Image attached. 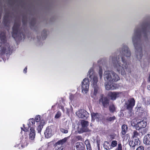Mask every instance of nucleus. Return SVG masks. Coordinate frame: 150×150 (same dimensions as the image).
<instances>
[{
  "label": "nucleus",
  "instance_id": "f257e3e1",
  "mask_svg": "<svg viewBox=\"0 0 150 150\" xmlns=\"http://www.w3.org/2000/svg\"><path fill=\"white\" fill-rule=\"evenodd\" d=\"M120 52L122 55L120 57L116 55L115 54L110 56V62L117 71L122 75H125L126 74V71L129 70L128 64L126 58L127 59H130L131 52L127 45L122 44L120 48Z\"/></svg>",
  "mask_w": 150,
  "mask_h": 150
},
{
  "label": "nucleus",
  "instance_id": "f03ea898",
  "mask_svg": "<svg viewBox=\"0 0 150 150\" xmlns=\"http://www.w3.org/2000/svg\"><path fill=\"white\" fill-rule=\"evenodd\" d=\"M150 26L146 22H143L137 25L134 30L132 42L135 50V57L138 60L141 59L143 56V44L141 41L142 34L143 33L144 37L147 38Z\"/></svg>",
  "mask_w": 150,
  "mask_h": 150
},
{
  "label": "nucleus",
  "instance_id": "7ed1b4c3",
  "mask_svg": "<svg viewBox=\"0 0 150 150\" xmlns=\"http://www.w3.org/2000/svg\"><path fill=\"white\" fill-rule=\"evenodd\" d=\"M93 70L91 68L88 72L89 77L90 78H93L91 81L92 86V91L93 94L91 97L94 99H96L98 95L100 92V88L97 84L98 81V78L96 76H93Z\"/></svg>",
  "mask_w": 150,
  "mask_h": 150
},
{
  "label": "nucleus",
  "instance_id": "20e7f679",
  "mask_svg": "<svg viewBox=\"0 0 150 150\" xmlns=\"http://www.w3.org/2000/svg\"><path fill=\"white\" fill-rule=\"evenodd\" d=\"M20 21H16L12 28V36L16 40H21L24 38L23 32L20 29Z\"/></svg>",
  "mask_w": 150,
  "mask_h": 150
},
{
  "label": "nucleus",
  "instance_id": "39448f33",
  "mask_svg": "<svg viewBox=\"0 0 150 150\" xmlns=\"http://www.w3.org/2000/svg\"><path fill=\"white\" fill-rule=\"evenodd\" d=\"M0 47L2 53H8L9 52L11 48L7 41V38L4 32H1L0 34Z\"/></svg>",
  "mask_w": 150,
  "mask_h": 150
},
{
  "label": "nucleus",
  "instance_id": "423d86ee",
  "mask_svg": "<svg viewBox=\"0 0 150 150\" xmlns=\"http://www.w3.org/2000/svg\"><path fill=\"white\" fill-rule=\"evenodd\" d=\"M104 79L106 81L113 83L120 79L118 75L112 71H106L104 74Z\"/></svg>",
  "mask_w": 150,
  "mask_h": 150
},
{
  "label": "nucleus",
  "instance_id": "0eeeda50",
  "mask_svg": "<svg viewBox=\"0 0 150 150\" xmlns=\"http://www.w3.org/2000/svg\"><path fill=\"white\" fill-rule=\"evenodd\" d=\"M89 82L88 78H85L82 82V92L84 94H86L88 91Z\"/></svg>",
  "mask_w": 150,
  "mask_h": 150
},
{
  "label": "nucleus",
  "instance_id": "6e6552de",
  "mask_svg": "<svg viewBox=\"0 0 150 150\" xmlns=\"http://www.w3.org/2000/svg\"><path fill=\"white\" fill-rule=\"evenodd\" d=\"M128 103L126 104V107L127 109L129 110L128 115L130 117L133 115V113L132 112V110L133 107L134 105L135 101L134 98H132L130 100H128Z\"/></svg>",
  "mask_w": 150,
  "mask_h": 150
},
{
  "label": "nucleus",
  "instance_id": "1a4fd4ad",
  "mask_svg": "<svg viewBox=\"0 0 150 150\" xmlns=\"http://www.w3.org/2000/svg\"><path fill=\"white\" fill-rule=\"evenodd\" d=\"M76 114L79 118L86 119L88 116V113L84 110H79L76 112Z\"/></svg>",
  "mask_w": 150,
  "mask_h": 150
},
{
  "label": "nucleus",
  "instance_id": "9d476101",
  "mask_svg": "<svg viewBox=\"0 0 150 150\" xmlns=\"http://www.w3.org/2000/svg\"><path fill=\"white\" fill-rule=\"evenodd\" d=\"M99 102L102 103L104 107L107 108L109 104V100L107 97H103V95H101Z\"/></svg>",
  "mask_w": 150,
  "mask_h": 150
},
{
  "label": "nucleus",
  "instance_id": "9b49d317",
  "mask_svg": "<svg viewBox=\"0 0 150 150\" xmlns=\"http://www.w3.org/2000/svg\"><path fill=\"white\" fill-rule=\"evenodd\" d=\"M121 93L120 92H110L108 94V96L110 97L112 100H115L117 98L120 96Z\"/></svg>",
  "mask_w": 150,
  "mask_h": 150
},
{
  "label": "nucleus",
  "instance_id": "f8f14e48",
  "mask_svg": "<svg viewBox=\"0 0 150 150\" xmlns=\"http://www.w3.org/2000/svg\"><path fill=\"white\" fill-rule=\"evenodd\" d=\"M140 143V141L138 138L132 140H130L129 142V145L131 147L134 149L135 147Z\"/></svg>",
  "mask_w": 150,
  "mask_h": 150
},
{
  "label": "nucleus",
  "instance_id": "ddd939ff",
  "mask_svg": "<svg viewBox=\"0 0 150 150\" xmlns=\"http://www.w3.org/2000/svg\"><path fill=\"white\" fill-rule=\"evenodd\" d=\"M84 145L82 143L77 142L75 144L74 150H84Z\"/></svg>",
  "mask_w": 150,
  "mask_h": 150
},
{
  "label": "nucleus",
  "instance_id": "4468645a",
  "mask_svg": "<svg viewBox=\"0 0 150 150\" xmlns=\"http://www.w3.org/2000/svg\"><path fill=\"white\" fill-rule=\"evenodd\" d=\"M146 125V122L144 120L138 122L137 124V127H138L139 129H142V130H145L146 129H144Z\"/></svg>",
  "mask_w": 150,
  "mask_h": 150
},
{
  "label": "nucleus",
  "instance_id": "2eb2a0df",
  "mask_svg": "<svg viewBox=\"0 0 150 150\" xmlns=\"http://www.w3.org/2000/svg\"><path fill=\"white\" fill-rule=\"evenodd\" d=\"M106 83L105 84V88L106 90H114L115 87L113 84V83H110L108 81H106Z\"/></svg>",
  "mask_w": 150,
  "mask_h": 150
},
{
  "label": "nucleus",
  "instance_id": "dca6fc26",
  "mask_svg": "<svg viewBox=\"0 0 150 150\" xmlns=\"http://www.w3.org/2000/svg\"><path fill=\"white\" fill-rule=\"evenodd\" d=\"M52 134V129L49 127H47L45 132V137L47 138H49L50 137Z\"/></svg>",
  "mask_w": 150,
  "mask_h": 150
},
{
  "label": "nucleus",
  "instance_id": "f3484780",
  "mask_svg": "<svg viewBox=\"0 0 150 150\" xmlns=\"http://www.w3.org/2000/svg\"><path fill=\"white\" fill-rule=\"evenodd\" d=\"M91 115L92 120H93V121L95 120H96L97 121H98L99 119L101 117V115L98 113H91Z\"/></svg>",
  "mask_w": 150,
  "mask_h": 150
},
{
  "label": "nucleus",
  "instance_id": "a211bd4d",
  "mask_svg": "<svg viewBox=\"0 0 150 150\" xmlns=\"http://www.w3.org/2000/svg\"><path fill=\"white\" fill-rule=\"evenodd\" d=\"M143 142L144 144L147 145L150 144V134H147L144 136Z\"/></svg>",
  "mask_w": 150,
  "mask_h": 150
},
{
  "label": "nucleus",
  "instance_id": "6ab92c4d",
  "mask_svg": "<svg viewBox=\"0 0 150 150\" xmlns=\"http://www.w3.org/2000/svg\"><path fill=\"white\" fill-rule=\"evenodd\" d=\"M30 132L29 134V138L31 140H33L35 137V130L33 128H31L30 129Z\"/></svg>",
  "mask_w": 150,
  "mask_h": 150
},
{
  "label": "nucleus",
  "instance_id": "aec40b11",
  "mask_svg": "<svg viewBox=\"0 0 150 150\" xmlns=\"http://www.w3.org/2000/svg\"><path fill=\"white\" fill-rule=\"evenodd\" d=\"M89 131L88 129V127H86L81 126V127L77 131L79 133H82L84 132H88Z\"/></svg>",
  "mask_w": 150,
  "mask_h": 150
},
{
  "label": "nucleus",
  "instance_id": "412c9836",
  "mask_svg": "<svg viewBox=\"0 0 150 150\" xmlns=\"http://www.w3.org/2000/svg\"><path fill=\"white\" fill-rule=\"evenodd\" d=\"M103 146L106 150H109L112 149L110 144L107 141L104 142L103 144Z\"/></svg>",
  "mask_w": 150,
  "mask_h": 150
},
{
  "label": "nucleus",
  "instance_id": "4be33fe9",
  "mask_svg": "<svg viewBox=\"0 0 150 150\" xmlns=\"http://www.w3.org/2000/svg\"><path fill=\"white\" fill-rule=\"evenodd\" d=\"M45 122L44 121H41L40 122V124L38 126L37 130L39 133H40L42 129L43 128V126L44 125Z\"/></svg>",
  "mask_w": 150,
  "mask_h": 150
},
{
  "label": "nucleus",
  "instance_id": "5701e85b",
  "mask_svg": "<svg viewBox=\"0 0 150 150\" xmlns=\"http://www.w3.org/2000/svg\"><path fill=\"white\" fill-rule=\"evenodd\" d=\"M122 131L121 133L122 135H125L126 134L127 130V126L125 125H123L122 126Z\"/></svg>",
  "mask_w": 150,
  "mask_h": 150
},
{
  "label": "nucleus",
  "instance_id": "b1692460",
  "mask_svg": "<svg viewBox=\"0 0 150 150\" xmlns=\"http://www.w3.org/2000/svg\"><path fill=\"white\" fill-rule=\"evenodd\" d=\"M81 126H85L88 127L89 125V122L87 121L82 120H81Z\"/></svg>",
  "mask_w": 150,
  "mask_h": 150
},
{
  "label": "nucleus",
  "instance_id": "393cba45",
  "mask_svg": "<svg viewBox=\"0 0 150 150\" xmlns=\"http://www.w3.org/2000/svg\"><path fill=\"white\" fill-rule=\"evenodd\" d=\"M4 22L5 25L7 26H8V23H9V18L6 15H5L4 18Z\"/></svg>",
  "mask_w": 150,
  "mask_h": 150
},
{
  "label": "nucleus",
  "instance_id": "a878e982",
  "mask_svg": "<svg viewBox=\"0 0 150 150\" xmlns=\"http://www.w3.org/2000/svg\"><path fill=\"white\" fill-rule=\"evenodd\" d=\"M115 119V116L112 117L108 116L106 117V120L107 122H112Z\"/></svg>",
  "mask_w": 150,
  "mask_h": 150
},
{
  "label": "nucleus",
  "instance_id": "bb28decb",
  "mask_svg": "<svg viewBox=\"0 0 150 150\" xmlns=\"http://www.w3.org/2000/svg\"><path fill=\"white\" fill-rule=\"evenodd\" d=\"M55 150H62L63 149V146L61 145L58 144H57V143L55 144Z\"/></svg>",
  "mask_w": 150,
  "mask_h": 150
},
{
  "label": "nucleus",
  "instance_id": "cd10ccee",
  "mask_svg": "<svg viewBox=\"0 0 150 150\" xmlns=\"http://www.w3.org/2000/svg\"><path fill=\"white\" fill-rule=\"evenodd\" d=\"M47 30H44L42 31L41 35L42 37V38L43 39H45L47 37Z\"/></svg>",
  "mask_w": 150,
  "mask_h": 150
},
{
  "label": "nucleus",
  "instance_id": "c85d7f7f",
  "mask_svg": "<svg viewBox=\"0 0 150 150\" xmlns=\"http://www.w3.org/2000/svg\"><path fill=\"white\" fill-rule=\"evenodd\" d=\"M85 143L86 145L87 150H91L89 141L88 140H86L85 142Z\"/></svg>",
  "mask_w": 150,
  "mask_h": 150
},
{
  "label": "nucleus",
  "instance_id": "c756f323",
  "mask_svg": "<svg viewBox=\"0 0 150 150\" xmlns=\"http://www.w3.org/2000/svg\"><path fill=\"white\" fill-rule=\"evenodd\" d=\"M69 129V127H67V128H60V131L63 133H64V134H67L68 133V129Z\"/></svg>",
  "mask_w": 150,
  "mask_h": 150
},
{
  "label": "nucleus",
  "instance_id": "7c9ffc66",
  "mask_svg": "<svg viewBox=\"0 0 150 150\" xmlns=\"http://www.w3.org/2000/svg\"><path fill=\"white\" fill-rule=\"evenodd\" d=\"M109 110L110 112H113L115 110V107L113 104L110 105L109 106Z\"/></svg>",
  "mask_w": 150,
  "mask_h": 150
},
{
  "label": "nucleus",
  "instance_id": "2f4dec72",
  "mask_svg": "<svg viewBox=\"0 0 150 150\" xmlns=\"http://www.w3.org/2000/svg\"><path fill=\"white\" fill-rule=\"evenodd\" d=\"M67 138H65L62 139L60 140V141H59L58 142H57V144H61V145L62 146V145L64 143L67 141Z\"/></svg>",
  "mask_w": 150,
  "mask_h": 150
},
{
  "label": "nucleus",
  "instance_id": "473e14b6",
  "mask_svg": "<svg viewBox=\"0 0 150 150\" xmlns=\"http://www.w3.org/2000/svg\"><path fill=\"white\" fill-rule=\"evenodd\" d=\"M117 142L115 140L112 141V142L110 146L111 147H114L117 146Z\"/></svg>",
  "mask_w": 150,
  "mask_h": 150
},
{
  "label": "nucleus",
  "instance_id": "72a5a7b5",
  "mask_svg": "<svg viewBox=\"0 0 150 150\" xmlns=\"http://www.w3.org/2000/svg\"><path fill=\"white\" fill-rule=\"evenodd\" d=\"M99 74L100 79H102L103 77V70L102 68L100 67H99Z\"/></svg>",
  "mask_w": 150,
  "mask_h": 150
},
{
  "label": "nucleus",
  "instance_id": "f704fd0d",
  "mask_svg": "<svg viewBox=\"0 0 150 150\" xmlns=\"http://www.w3.org/2000/svg\"><path fill=\"white\" fill-rule=\"evenodd\" d=\"M133 135L132 136V137L133 138L135 137H137L139 135V134L138 132L136 130L134 131L133 132Z\"/></svg>",
  "mask_w": 150,
  "mask_h": 150
},
{
  "label": "nucleus",
  "instance_id": "c9c22d12",
  "mask_svg": "<svg viewBox=\"0 0 150 150\" xmlns=\"http://www.w3.org/2000/svg\"><path fill=\"white\" fill-rule=\"evenodd\" d=\"M61 116V112L58 111L57 112V113L55 116V118L56 119L58 118Z\"/></svg>",
  "mask_w": 150,
  "mask_h": 150
},
{
  "label": "nucleus",
  "instance_id": "e433bc0d",
  "mask_svg": "<svg viewBox=\"0 0 150 150\" xmlns=\"http://www.w3.org/2000/svg\"><path fill=\"white\" fill-rule=\"evenodd\" d=\"M29 124L30 125L34 124L35 123V120L33 118H32L31 119H30L29 120Z\"/></svg>",
  "mask_w": 150,
  "mask_h": 150
},
{
  "label": "nucleus",
  "instance_id": "4c0bfd02",
  "mask_svg": "<svg viewBox=\"0 0 150 150\" xmlns=\"http://www.w3.org/2000/svg\"><path fill=\"white\" fill-rule=\"evenodd\" d=\"M35 121L37 122H38L40 120V116L39 115H38L36 116L35 118Z\"/></svg>",
  "mask_w": 150,
  "mask_h": 150
},
{
  "label": "nucleus",
  "instance_id": "58836bf2",
  "mask_svg": "<svg viewBox=\"0 0 150 150\" xmlns=\"http://www.w3.org/2000/svg\"><path fill=\"white\" fill-rule=\"evenodd\" d=\"M116 150H122V146L121 144H119Z\"/></svg>",
  "mask_w": 150,
  "mask_h": 150
},
{
  "label": "nucleus",
  "instance_id": "ea45409f",
  "mask_svg": "<svg viewBox=\"0 0 150 150\" xmlns=\"http://www.w3.org/2000/svg\"><path fill=\"white\" fill-rule=\"evenodd\" d=\"M144 148L142 146H140L137 148L136 150H144Z\"/></svg>",
  "mask_w": 150,
  "mask_h": 150
},
{
  "label": "nucleus",
  "instance_id": "a19ab883",
  "mask_svg": "<svg viewBox=\"0 0 150 150\" xmlns=\"http://www.w3.org/2000/svg\"><path fill=\"white\" fill-rule=\"evenodd\" d=\"M76 138L79 140H80L82 139V137L81 136H78L76 137Z\"/></svg>",
  "mask_w": 150,
  "mask_h": 150
},
{
  "label": "nucleus",
  "instance_id": "79ce46f5",
  "mask_svg": "<svg viewBox=\"0 0 150 150\" xmlns=\"http://www.w3.org/2000/svg\"><path fill=\"white\" fill-rule=\"evenodd\" d=\"M23 23L24 25H25L27 23V21H25L24 19H23Z\"/></svg>",
  "mask_w": 150,
  "mask_h": 150
},
{
  "label": "nucleus",
  "instance_id": "37998d69",
  "mask_svg": "<svg viewBox=\"0 0 150 150\" xmlns=\"http://www.w3.org/2000/svg\"><path fill=\"white\" fill-rule=\"evenodd\" d=\"M28 125L29 126L28 128L27 129L26 128H25V129L23 130L24 131H27L28 130V128L29 127H30V126H29V124H28Z\"/></svg>",
  "mask_w": 150,
  "mask_h": 150
},
{
  "label": "nucleus",
  "instance_id": "c03bdc74",
  "mask_svg": "<svg viewBox=\"0 0 150 150\" xmlns=\"http://www.w3.org/2000/svg\"><path fill=\"white\" fill-rule=\"evenodd\" d=\"M27 67H26L23 70V71L25 73H26L27 72Z\"/></svg>",
  "mask_w": 150,
  "mask_h": 150
},
{
  "label": "nucleus",
  "instance_id": "a18cd8bd",
  "mask_svg": "<svg viewBox=\"0 0 150 150\" xmlns=\"http://www.w3.org/2000/svg\"><path fill=\"white\" fill-rule=\"evenodd\" d=\"M147 88L148 90L150 91V85H148L147 86Z\"/></svg>",
  "mask_w": 150,
  "mask_h": 150
},
{
  "label": "nucleus",
  "instance_id": "49530a36",
  "mask_svg": "<svg viewBox=\"0 0 150 150\" xmlns=\"http://www.w3.org/2000/svg\"><path fill=\"white\" fill-rule=\"evenodd\" d=\"M61 108L62 109V111H64V107L62 106H61Z\"/></svg>",
  "mask_w": 150,
  "mask_h": 150
},
{
  "label": "nucleus",
  "instance_id": "de8ad7c7",
  "mask_svg": "<svg viewBox=\"0 0 150 150\" xmlns=\"http://www.w3.org/2000/svg\"><path fill=\"white\" fill-rule=\"evenodd\" d=\"M149 80L150 82V74H149Z\"/></svg>",
  "mask_w": 150,
  "mask_h": 150
},
{
  "label": "nucleus",
  "instance_id": "09e8293b",
  "mask_svg": "<svg viewBox=\"0 0 150 150\" xmlns=\"http://www.w3.org/2000/svg\"><path fill=\"white\" fill-rule=\"evenodd\" d=\"M1 13L0 12V19L1 18Z\"/></svg>",
  "mask_w": 150,
  "mask_h": 150
},
{
  "label": "nucleus",
  "instance_id": "8fccbe9b",
  "mask_svg": "<svg viewBox=\"0 0 150 150\" xmlns=\"http://www.w3.org/2000/svg\"><path fill=\"white\" fill-rule=\"evenodd\" d=\"M142 134H145V133L144 132H142Z\"/></svg>",
  "mask_w": 150,
  "mask_h": 150
},
{
  "label": "nucleus",
  "instance_id": "3c124183",
  "mask_svg": "<svg viewBox=\"0 0 150 150\" xmlns=\"http://www.w3.org/2000/svg\"><path fill=\"white\" fill-rule=\"evenodd\" d=\"M149 104H150V99L149 100Z\"/></svg>",
  "mask_w": 150,
  "mask_h": 150
},
{
  "label": "nucleus",
  "instance_id": "603ef678",
  "mask_svg": "<svg viewBox=\"0 0 150 150\" xmlns=\"http://www.w3.org/2000/svg\"><path fill=\"white\" fill-rule=\"evenodd\" d=\"M34 23L33 22V26H34Z\"/></svg>",
  "mask_w": 150,
  "mask_h": 150
},
{
  "label": "nucleus",
  "instance_id": "864d4df0",
  "mask_svg": "<svg viewBox=\"0 0 150 150\" xmlns=\"http://www.w3.org/2000/svg\"><path fill=\"white\" fill-rule=\"evenodd\" d=\"M31 26L32 25V24H31Z\"/></svg>",
  "mask_w": 150,
  "mask_h": 150
}]
</instances>
